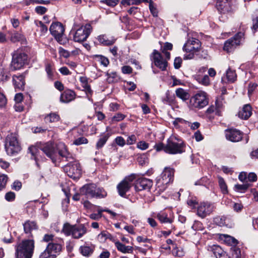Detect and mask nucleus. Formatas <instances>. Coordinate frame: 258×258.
Here are the masks:
<instances>
[{
    "label": "nucleus",
    "instance_id": "obj_1",
    "mask_svg": "<svg viewBox=\"0 0 258 258\" xmlns=\"http://www.w3.org/2000/svg\"><path fill=\"white\" fill-rule=\"evenodd\" d=\"M157 152L164 151L169 154H181L185 151V144L180 139L171 136L167 140L166 144L160 142L154 146Z\"/></svg>",
    "mask_w": 258,
    "mask_h": 258
},
{
    "label": "nucleus",
    "instance_id": "obj_2",
    "mask_svg": "<svg viewBox=\"0 0 258 258\" xmlns=\"http://www.w3.org/2000/svg\"><path fill=\"white\" fill-rule=\"evenodd\" d=\"M39 149L42 151L53 163L56 161L57 153L54 145L52 143L47 142L40 145L38 147L31 146L29 148V150L32 156L34 157V159L36 161L38 167L39 166L37 162L39 158Z\"/></svg>",
    "mask_w": 258,
    "mask_h": 258
},
{
    "label": "nucleus",
    "instance_id": "obj_3",
    "mask_svg": "<svg viewBox=\"0 0 258 258\" xmlns=\"http://www.w3.org/2000/svg\"><path fill=\"white\" fill-rule=\"evenodd\" d=\"M54 235L53 234H45L43 238V241L49 242L45 249L42 252L39 258H56L61 251L62 246L57 243L52 242Z\"/></svg>",
    "mask_w": 258,
    "mask_h": 258
},
{
    "label": "nucleus",
    "instance_id": "obj_4",
    "mask_svg": "<svg viewBox=\"0 0 258 258\" xmlns=\"http://www.w3.org/2000/svg\"><path fill=\"white\" fill-rule=\"evenodd\" d=\"M33 239H25L15 246L16 258H32L34 250Z\"/></svg>",
    "mask_w": 258,
    "mask_h": 258
},
{
    "label": "nucleus",
    "instance_id": "obj_5",
    "mask_svg": "<svg viewBox=\"0 0 258 258\" xmlns=\"http://www.w3.org/2000/svg\"><path fill=\"white\" fill-rule=\"evenodd\" d=\"M5 149L7 154L11 156H16L21 151L22 148L17 135L11 133L7 135L5 141Z\"/></svg>",
    "mask_w": 258,
    "mask_h": 258
},
{
    "label": "nucleus",
    "instance_id": "obj_6",
    "mask_svg": "<svg viewBox=\"0 0 258 258\" xmlns=\"http://www.w3.org/2000/svg\"><path fill=\"white\" fill-rule=\"evenodd\" d=\"M10 68L12 71L19 70L28 63V56L22 48H19L12 53Z\"/></svg>",
    "mask_w": 258,
    "mask_h": 258
},
{
    "label": "nucleus",
    "instance_id": "obj_7",
    "mask_svg": "<svg viewBox=\"0 0 258 258\" xmlns=\"http://www.w3.org/2000/svg\"><path fill=\"white\" fill-rule=\"evenodd\" d=\"M78 26L77 24L75 23L71 33H73V40L74 41L82 43L88 38L92 31V27L90 24L82 25L77 28Z\"/></svg>",
    "mask_w": 258,
    "mask_h": 258
},
{
    "label": "nucleus",
    "instance_id": "obj_8",
    "mask_svg": "<svg viewBox=\"0 0 258 258\" xmlns=\"http://www.w3.org/2000/svg\"><path fill=\"white\" fill-rule=\"evenodd\" d=\"M80 193L87 198H104L107 196L105 190L101 187H97L96 184L90 183L85 184L80 189Z\"/></svg>",
    "mask_w": 258,
    "mask_h": 258
},
{
    "label": "nucleus",
    "instance_id": "obj_9",
    "mask_svg": "<svg viewBox=\"0 0 258 258\" xmlns=\"http://www.w3.org/2000/svg\"><path fill=\"white\" fill-rule=\"evenodd\" d=\"M62 231L66 235H71L73 238L78 239L87 232V228L83 224L71 225L66 223L64 224Z\"/></svg>",
    "mask_w": 258,
    "mask_h": 258
},
{
    "label": "nucleus",
    "instance_id": "obj_10",
    "mask_svg": "<svg viewBox=\"0 0 258 258\" xmlns=\"http://www.w3.org/2000/svg\"><path fill=\"white\" fill-rule=\"evenodd\" d=\"M174 170L170 167H165L159 178L157 179L156 185L160 188V190H163L167 185L171 182L174 178Z\"/></svg>",
    "mask_w": 258,
    "mask_h": 258
},
{
    "label": "nucleus",
    "instance_id": "obj_11",
    "mask_svg": "<svg viewBox=\"0 0 258 258\" xmlns=\"http://www.w3.org/2000/svg\"><path fill=\"white\" fill-rule=\"evenodd\" d=\"M209 103L207 94L204 91H199L192 96L189 100V105L192 108L201 109Z\"/></svg>",
    "mask_w": 258,
    "mask_h": 258
},
{
    "label": "nucleus",
    "instance_id": "obj_12",
    "mask_svg": "<svg viewBox=\"0 0 258 258\" xmlns=\"http://www.w3.org/2000/svg\"><path fill=\"white\" fill-rule=\"evenodd\" d=\"M150 58L152 64L155 66L162 71L166 70L168 62L166 59H164L162 55L158 50L154 49L150 55Z\"/></svg>",
    "mask_w": 258,
    "mask_h": 258
},
{
    "label": "nucleus",
    "instance_id": "obj_13",
    "mask_svg": "<svg viewBox=\"0 0 258 258\" xmlns=\"http://www.w3.org/2000/svg\"><path fill=\"white\" fill-rule=\"evenodd\" d=\"M244 33L240 32L234 35V37L227 40L224 43L223 49L227 52L233 51L237 46L240 44L244 39Z\"/></svg>",
    "mask_w": 258,
    "mask_h": 258
},
{
    "label": "nucleus",
    "instance_id": "obj_14",
    "mask_svg": "<svg viewBox=\"0 0 258 258\" xmlns=\"http://www.w3.org/2000/svg\"><path fill=\"white\" fill-rule=\"evenodd\" d=\"M216 209L214 203L209 202H203L198 207L197 215L202 218L210 215Z\"/></svg>",
    "mask_w": 258,
    "mask_h": 258
},
{
    "label": "nucleus",
    "instance_id": "obj_15",
    "mask_svg": "<svg viewBox=\"0 0 258 258\" xmlns=\"http://www.w3.org/2000/svg\"><path fill=\"white\" fill-rule=\"evenodd\" d=\"M64 170L68 175L73 179L79 178L81 174L80 163L77 161L71 162L64 167Z\"/></svg>",
    "mask_w": 258,
    "mask_h": 258
},
{
    "label": "nucleus",
    "instance_id": "obj_16",
    "mask_svg": "<svg viewBox=\"0 0 258 258\" xmlns=\"http://www.w3.org/2000/svg\"><path fill=\"white\" fill-rule=\"evenodd\" d=\"M49 31L56 41L62 44V36L64 32V28L62 24L58 22L53 23L49 28Z\"/></svg>",
    "mask_w": 258,
    "mask_h": 258
},
{
    "label": "nucleus",
    "instance_id": "obj_17",
    "mask_svg": "<svg viewBox=\"0 0 258 258\" xmlns=\"http://www.w3.org/2000/svg\"><path fill=\"white\" fill-rule=\"evenodd\" d=\"M243 135L242 132L236 128H229L225 131L226 139L232 142H237L241 141Z\"/></svg>",
    "mask_w": 258,
    "mask_h": 258
},
{
    "label": "nucleus",
    "instance_id": "obj_18",
    "mask_svg": "<svg viewBox=\"0 0 258 258\" xmlns=\"http://www.w3.org/2000/svg\"><path fill=\"white\" fill-rule=\"evenodd\" d=\"M216 7L222 14H226L232 11L231 0H216Z\"/></svg>",
    "mask_w": 258,
    "mask_h": 258
},
{
    "label": "nucleus",
    "instance_id": "obj_19",
    "mask_svg": "<svg viewBox=\"0 0 258 258\" xmlns=\"http://www.w3.org/2000/svg\"><path fill=\"white\" fill-rule=\"evenodd\" d=\"M152 180L146 178L138 179L135 185V190L137 191L143 190H149L152 186Z\"/></svg>",
    "mask_w": 258,
    "mask_h": 258
},
{
    "label": "nucleus",
    "instance_id": "obj_20",
    "mask_svg": "<svg viewBox=\"0 0 258 258\" xmlns=\"http://www.w3.org/2000/svg\"><path fill=\"white\" fill-rule=\"evenodd\" d=\"M58 154L62 158H64L66 161L73 160L72 155L69 152L67 146L63 143H59L57 145Z\"/></svg>",
    "mask_w": 258,
    "mask_h": 258
},
{
    "label": "nucleus",
    "instance_id": "obj_21",
    "mask_svg": "<svg viewBox=\"0 0 258 258\" xmlns=\"http://www.w3.org/2000/svg\"><path fill=\"white\" fill-rule=\"evenodd\" d=\"M76 93L70 89L66 90L60 96V101L64 103H69L74 100L76 97Z\"/></svg>",
    "mask_w": 258,
    "mask_h": 258
},
{
    "label": "nucleus",
    "instance_id": "obj_22",
    "mask_svg": "<svg viewBox=\"0 0 258 258\" xmlns=\"http://www.w3.org/2000/svg\"><path fill=\"white\" fill-rule=\"evenodd\" d=\"M80 81L82 84V87L84 88L83 91L86 92L87 97L90 99V98L92 95L93 91L90 86L88 84V78L86 77H81L80 78Z\"/></svg>",
    "mask_w": 258,
    "mask_h": 258
},
{
    "label": "nucleus",
    "instance_id": "obj_23",
    "mask_svg": "<svg viewBox=\"0 0 258 258\" xmlns=\"http://www.w3.org/2000/svg\"><path fill=\"white\" fill-rule=\"evenodd\" d=\"M25 77L23 75H14L13 82L16 89H23L25 85Z\"/></svg>",
    "mask_w": 258,
    "mask_h": 258
},
{
    "label": "nucleus",
    "instance_id": "obj_24",
    "mask_svg": "<svg viewBox=\"0 0 258 258\" xmlns=\"http://www.w3.org/2000/svg\"><path fill=\"white\" fill-rule=\"evenodd\" d=\"M132 186L130 183L122 180L117 186V189L120 196L125 197L126 193L128 191Z\"/></svg>",
    "mask_w": 258,
    "mask_h": 258
},
{
    "label": "nucleus",
    "instance_id": "obj_25",
    "mask_svg": "<svg viewBox=\"0 0 258 258\" xmlns=\"http://www.w3.org/2000/svg\"><path fill=\"white\" fill-rule=\"evenodd\" d=\"M252 114V108L249 104L244 105L238 112V116L243 119H247Z\"/></svg>",
    "mask_w": 258,
    "mask_h": 258
},
{
    "label": "nucleus",
    "instance_id": "obj_26",
    "mask_svg": "<svg viewBox=\"0 0 258 258\" xmlns=\"http://www.w3.org/2000/svg\"><path fill=\"white\" fill-rule=\"evenodd\" d=\"M94 250V246L93 245H84L81 246L79 248L80 252L84 256L89 257L93 253Z\"/></svg>",
    "mask_w": 258,
    "mask_h": 258
},
{
    "label": "nucleus",
    "instance_id": "obj_27",
    "mask_svg": "<svg viewBox=\"0 0 258 258\" xmlns=\"http://www.w3.org/2000/svg\"><path fill=\"white\" fill-rule=\"evenodd\" d=\"M24 230L26 234H31L32 231L37 229V225L35 222L27 221L23 224Z\"/></svg>",
    "mask_w": 258,
    "mask_h": 258
},
{
    "label": "nucleus",
    "instance_id": "obj_28",
    "mask_svg": "<svg viewBox=\"0 0 258 258\" xmlns=\"http://www.w3.org/2000/svg\"><path fill=\"white\" fill-rule=\"evenodd\" d=\"M115 245L117 249L122 253H132L133 251V247L132 246H125L118 241L115 242Z\"/></svg>",
    "mask_w": 258,
    "mask_h": 258
},
{
    "label": "nucleus",
    "instance_id": "obj_29",
    "mask_svg": "<svg viewBox=\"0 0 258 258\" xmlns=\"http://www.w3.org/2000/svg\"><path fill=\"white\" fill-rule=\"evenodd\" d=\"M60 118L56 112H51L46 115L44 117V121L46 123H52L58 121Z\"/></svg>",
    "mask_w": 258,
    "mask_h": 258
},
{
    "label": "nucleus",
    "instance_id": "obj_30",
    "mask_svg": "<svg viewBox=\"0 0 258 258\" xmlns=\"http://www.w3.org/2000/svg\"><path fill=\"white\" fill-rule=\"evenodd\" d=\"M229 220V218L225 216H217L214 219V222L220 226L227 225Z\"/></svg>",
    "mask_w": 258,
    "mask_h": 258
},
{
    "label": "nucleus",
    "instance_id": "obj_31",
    "mask_svg": "<svg viewBox=\"0 0 258 258\" xmlns=\"http://www.w3.org/2000/svg\"><path fill=\"white\" fill-rule=\"evenodd\" d=\"M201 46V44H196L195 46L191 45V43L190 42H186L183 47V50L189 52H194L198 51L199 49Z\"/></svg>",
    "mask_w": 258,
    "mask_h": 258
},
{
    "label": "nucleus",
    "instance_id": "obj_32",
    "mask_svg": "<svg viewBox=\"0 0 258 258\" xmlns=\"http://www.w3.org/2000/svg\"><path fill=\"white\" fill-rule=\"evenodd\" d=\"M97 39L100 43L106 46L111 45L113 44L115 41V39L113 38L111 39H108L106 36L105 35H102L98 36Z\"/></svg>",
    "mask_w": 258,
    "mask_h": 258
},
{
    "label": "nucleus",
    "instance_id": "obj_33",
    "mask_svg": "<svg viewBox=\"0 0 258 258\" xmlns=\"http://www.w3.org/2000/svg\"><path fill=\"white\" fill-rule=\"evenodd\" d=\"M156 217L162 223H172L173 222V220L168 218L167 214L165 212L158 213Z\"/></svg>",
    "mask_w": 258,
    "mask_h": 258
},
{
    "label": "nucleus",
    "instance_id": "obj_34",
    "mask_svg": "<svg viewBox=\"0 0 258 258\" xmlns=\"http://www.w3.org/2000/svg\"><path fill=\"white\" fill-rule=\"evenodd\" d=\"M175 93L177 97L183 101L187 100L189 98V94L182 88L177 89Z\"/></svg>",
    "mask_w": 258,
    "mask_h": 258
},
{
    "label": "nucleus",
    "instance_id": "obj_35",
    "mask_svg": "<svg viewBox=\"0 0 258 258\" xmlns=\"http://www.w3.org/2000/svg\"><path fill=\"white\" fill-rule=\"evenodd\" d=\"M11 40L13 42L20 41L22 43L26 42L24 36L19 32L14 33L11 37Z\"/></svg>",
    "mask_w": 258,
    "mask_h": 258
},
{
    "label": "nucleus",
    "instance_id": "obj_36",
    "mask_svg": "<svg viewBox=\"0 0 258 258\" xmlns=\"http://www.w3.org/2000/svg\"><path fill=\"white\" fill-rule=\"evenodd\" d=\"M212 249L213 254L217 258H221L225 254L224 250L219 245H214Z\"/></svg>",
    "mask_w": 258,
    "mask_h": 258
},
{
    "label": "nucleus",
    "instance_id": "obj_37",
    "mask_svg": "<svg viewBox=\"0 0 258 258\" xmlns=\"http://www.w3.org/2000/svg\"><path fill=\"white\" fill-rule=\"evenodd\" d=\"M226 76L228 81L231 83H233L237 77L235 72L230 68L226 71Z\"/></svg>",
    "mask_w": 258,
    "mask_h": 258
},
{
    "label": "nucleus",
    "instance_id": "obj_38",
    "mask_svg": "<svg viewBox=\"0 0 258 258\" xmlns=\"http://www.w3.org/2000/svg\"><path fill=\"white\" fill-rule=\"evenodd\" d=\"M216 103V106H214V105L210 106L206 110V112L208 114H211L214 111H216V114H218V115H220L219 114V109L221 107V105L219 103L218 101L217 100L215 102Z\"/></svg>",
    "mask_w": 258,
    "mask_h": 258
},
{
    "label": "nucleus",
    "instance_id": "obj_39",
    "mask_svg": "<svg viewBox=\"0 0 258 258\" xmlns=\"http://www.w3.org/2000/svg\"><path fill=\"white\" fill-rule=\"evenodd\" d=\"M150 1H151V0H122L121 4L124 5H139L142 2L149 3Z\"/></svg>",
    "mask_w": 258,
    "mask_h": 258
},
{
    "label": "nucleus",
    "instance_id": "obj_40",
    "mask_svg": "<svg viewBox=\"0 0 258 258\" xmlns=\"http://www.w3.org/2000/svg\"><path fill=\"white\" fill-rule=\"evenodd\" d=\"M107 81L109 83H113L117 81L119 79V77L115 72H107Z\"/></svg>",
    "mask_w": 258,
    "mask_h": 258
},
{
    "label": "nucleus",
    "instance_id": "obj_41",
    "mask_svg": "<svg viewBox=\"0 0 258 258\" xmlns=\"http://www.w3.org/2000/svg\"><path fill=\"white\" fill-rule=\"evenodd\" d=\"M108 134L102 135L96 144V148L97 149L102 148L107 142V140L108 139Z\"/></svg>",
    "mask_w": 258,
    "mask_h": 258
},
{
    "label": "nucleus",
    "instance_id": "obj_42",
    "mask_svg": "<svg viewBox=\"0 0 258 258\" xmlns=\"http://www.w3.org/2000/svg\"><path fill=\"white\" fill-rule=\"evenodd\" d=\"M111 235L106 231H103L97 236V239L100 242H104L108 238H109Z\"/></svg>",
    "mask_w": 258,
    "mask_h": 258
},
{
    "label": "nucleus",
    "instance_id": "obj_43",
    "mask_svg": "<svg viewBox=\"0 0 258 258\" xmlns=\"http://www.w3.org/2000/svg\"><path fill=\"white\" fill-rule=\"evenodd\" d=\"M95 57L97 59V60L102 65H103L104 67H106L108 66V65L109 63V61L108 59L101 55H96L95 56Z\"/></svg>",
    "mask_w": 258,
    "mask_h": 258
},
{
    "label": "nucleus",
    "instance_id": "obj_44",
    "mask_svg": "<svg viewBox=\"0 0 258 258\" xmlns=\"http://www.w3.org/2000/svg\"><path fill=\"white\" fill-rule=\"evenodd\" d=\"M137 161L139 164L141 165L146 164L149 161L148 155L146 154H143L139 155L137 158Z\"/></svg>",
    "mask_w": 258,
    "mask_h": 258
},
{
    "label": "nucleus",
    "instance_id": "obj_45",
    "mask_svg": "<svg viewBox=\"0 0 258 258\" xmlns=\"http://www.w3.org/2000/svg\"><path fill=\"white\" fill-rule=\"evenodd\" d=\"M230 250L233 258H241V253L239 248L236 246H233L231 247Z\"/></svg>",
    "mask_w": 258,
    "mask_h": 258
},
{
    "label": "nucleus",
    "instance_id": "obj_46",
    "mask_svg": "<svg viewBox=\"0 0 258 258\" xmlns=\"http://www.w3.org/2000/svg\"><path fill=\"white\" fill-rule=\"evenodd\" d=\"M34 23L37 27L40 28V31L42 33L44 34L47 32L48 30L47 27L41 21L35 20Z\"/></svg>",
    "mask_w": 258,
    "mask_h": 258
},
{
    "label": "nucleus",
    "instance_id": "obj_47",
    "mask_svg": "<svg viewBox=\"0 0 258 258\" xmlns=\"http://www.w3.org/2000/svg\"><path fill=\"white\" fill-rule=\"evenodd\" d=\"M9 78V73L4 68L0 69V81H7Z\"/></svg>",
    "mask_w": 258,
    "mask_h": 258
},
{
    "label": "nucleus",
    "instance_id": "obj_48",
    "mask_svg": "<svg viewBox=\"0 0 258 258\" xmlns=\"http://www.w3.org/2000/svg\"><path fill=\"white\" fill-rule=\"evenodd\" d=\"M249 185H250L248 183H244L242 184H237L235 185L234 187L235 189L238 191L244 192L247 189Z\"/></svg>",
    "mask_w": 258,
    "mask_h": 258
},
{
    "label": "nucleus",
    "instance_id": "obj_49",
    "mask_svg": "<svg viewBox=\"0 0 258 258\" xmlns=\"http://www.w3.org/2000/svg\"><path fill=\"white\" fill-rule=\"evenodd\" d=\"M45 71L47 73L48 79L52 80L53 77V68L50 63H47L46 64Z\"/></svg>",
    "mask_w": 258,
    "mask_h": 258
},
{
    "label": "nucleus",
    "instance_id": "obj_50",
    "mask_svg": "<svg viewBox=\"0 0 258 258\" xmlns=\"http://www.w3.org/2000/svg\"><path fill=\"white\" fill-rule=\"evenodd\" d=\"M88 140L83 137H81L75 140H74L73 144L77 146H79L82 144H86L88 143Z\"/></svg>",
    "mask_w": 258,
    "mask_h": 258
},
{
    "label": "nucleus",
    "instance_id": "obj_51",
    "mask_svg": "<svg viewBox=\"0 0 258 258\" xmlns=\"http://www.w3.org/2000/svg\"><path fill=\"white\" fill-rule=\"evenodd\" d=\"M219 184L223 194L227 192V187L226 184L222 177L219 178Z\"/></svg>",
    "mask_w": 258,
    "mask_h": 258
},
{
    "label": "nucleus",
    "instance_id": "obj_52",
    "mask_svg": "<svg viewBox=\"0 0 258 258\" xmlns=\"http://www.w3.org/2000/svg\"><path fill=\"white\" fill-rule=\"evenodd\" d=\"M7 181L8 177L6 175H0V190L5 187Z\"/></svg>",
    "mask_w": 258,
    "mask_h": 258
},
{
    "label": "nucleus",
    "instance_id": "obj_53",
    "mask_svg": "<svg viewBox=\"0 0 258 258\" xmlns=\"http://www.w3.org/2000/svg\"><path fill=\"white\" fill-rule=\"evenodd\" d=\"M5 198L6 201L8 202H13L15 199L16 195L13 191H9L6 194Z\"/></svg>",
    "mask_w": 258,
    "mask_h": 258
},
{
    "label": "nucleus",
    "instance_id": "obj_54",
    "mask_svg": "<svg viewBox=\"0 0 258 258\" xmlns=\"http://www.w3.org/2000/svg\"><path fill=\"white\" fill-rule=\"evenodd\" d=\"M225 241L228 243L229 244L231 245H236L238 243V241L234 237L226 235L225 236Z\"/></svg>",
    "mask_w": 258,
    "mask_h": 258
},
{
    "label": "nucleus",
    "instance_id": "obj_55",
    "mask_svg": "<svg viewBox=\"0 0 258 258\" xmlns=\"http://www.w3.org/2000/svg\"><path fill=\"white\" fill-rule=\"evenodd\" d=\"M199 82L205 86H208L210 84V79L208 75H205L201 78L199 79Z\"/></svg>",
    "mask_w": 258,
    "mask_h": 258
},
{
    "label": "nucleus",
    "instance_id": "obj_56",
    "mask_svg": "<svg viewBox=\"0 0 258 258\" xmlns=\"http://www.w3.org/2000/svg\"><path fill=\"white\" fill-rule=\"evenodd\" d=\"M125 117V115L121 113H117L112 118V120L113 121H120L123 120Z\"/></svg>",
    "mask_w": 258,
    "mask_h": 258
},
{
    "label": "nucleus",
    "instance_id": "obj_57",
    "mask_svg": "<svg viewBox=\"0 0 258 258\" xmlns=\"http://www.w3.org/2000/svg\"><path fill=\"white\" fill-rule=\"evenodd\" d=\"M149 147V144L145 141H140L137 144V148L142 150H144L148 149Z\"/></svg>",
    "mask_w": 258,
    "mask_h": 258
},
{
    "label": "nucleus",
    "instance_id": "obj_58",
    "mask_svg": "<svg viewBox=\"0 0 258 258\" xmlns=\"http://www.w3.org/2000/svg\"><path fill=\"white\" fill-rule=\"evenodd\" d=\"M182 59L180 57H177L175 58L174 61V67L175 69H178L181 67L182 63Z\"/></svg>",
    "mask_w": 258,
    "mask_h": 258
},
{
    "label": "nucleus",
    "instance_id": "obj_59",
    "mask_svg": "<svg viewBox=\"0 0 258 258\" xmlns=\"http://www.w3.org/2000/svg\"><path fill=\"white\" fill-rule=\"evenodd\" d=\"M135 174H133L130 175V176L125 177L123 180L126 183H130L131 186H132V182L134 181V179H135Z\"/></svg>",
    "mask_w": 258,
    "mask_h": 258
},
{
    "label": "nucleus",
    "instance_id": "obj_60",
    "mask_svg": "<svg viewBox=\"0 0 258 258\" xmlns=\"http://www.w3.org/2000/svg\"><path fill=\"white\" fill-rule=\"evenodd\" d=\"M7 103V100L5 95L0 92V107L5 106Z\"/></svg>",
    "mask_w": 258,
    "mask_h": 258
},
{
    "label": "nucleus",
    "instance_id": "obj_61",
    "mask_svg": "<svg viewBox=\"0 0 258 258\" xmlns=\"http://www.w3.org/2000/svg\"><path fill=\"white\" fill-rule=\"evenodd\" d=\"M257 87V84L256 83H249L248 85V95H251L254 90Z\"/></svg>",
    "mask_w": 258,
    "mask_h": 258
},
{
    "label": "nucleus",
    "instance_id": "obj_62",
    "mask_svg": "<svg viewBox=\"0 0 258 258\" xmlns=\"http://www.w3.org/2000/svg\"><path fill=\"white\" fill-rule=\"evenodd\" d=\"M115 143L118 146L122 147L125 144V141L122 137H117L115 138Z\"/></svg>",
    "mask_w": 258,
    "mask_h": 258
},
{
    "label": "nucleus",
    "instance_id": "obj_63",
    "mask_svg": "<svg viewBox=\"0 0 258 258\" xmlns=\"http://www.w3.org/2000/svg\"><path fill=\"white\" fill-rule=\"evenodd\" d=\"M46 8L42 6H37L35 8L36 12L40 15L44 14L46 12Z\"/></svg>",
    "mask_w": 258,
    "mask_h": 258
},
{
    "label": "nucleus",
    "instance_id": "obj_64",
    "mask_svg": "<svg viewBox=\"0 0 258 258\" xmlns=\"http://www.w3.org/2000/svg\"><path fill=\"white\" fill-rule=\"evenodd\" d=\"M137 140V138L135 135H133L129 136L126 140V143L127 145H133L134 144Z\"/></svg>",
    "mask_w": 258,
    "mask_h": 258
}]
</instances>
